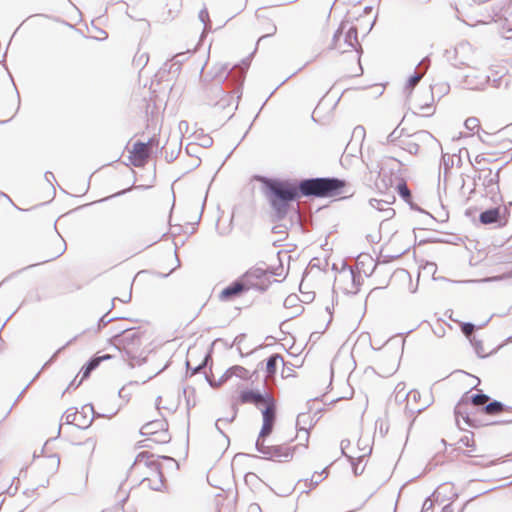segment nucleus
I'll list each match as a JSON object with an SVG mask.
<instances>
[{"instance_id":"nucleus-1","label":"nucleus","mask_w":512,"mask_h":512,"mask_svg":"<svg viewBox=\"0 0 512 512\" xmlns=\"http://www.w3.org/2000/svg\"><path fill=\"white\" fill-rule=\"evenodd\" d=\"M259 180L271 207L272 221H282L294 209L293 203L301 199L297 179L259 176Z\"/></svg>"},{"instance_id":"nucleus-2","label":"nucleus","mask_w":512,"mask_h":512,"mask_svg":"<svg viewBox=\"0 0 512 512\" xmlns=\"http://www.w3.org/2000/svg\"><path fill=\"white\" fill-rule=\"evenodd\" d=\"M250 66V57L242 59L239 63L229 68V64H222L215 74V79L202 88L203 101L211 106L225 109L230 106L233 96L224 90L222 82L230 75L236 76L237 81L243 84L245 74Z\"/></svg>"},{"instance_id":"nucleus-3","label":"nucleus","mask_w":512,"mask_h":512,"mask_svg":"<svg viewBox=\"0 0 512 512\" xmlns=\"http://www.w3.org/2000/svg\"><path fill=\"white\" fill-rule=\"evenodd\" d=\"M512 407L504 404L498 400H491L487 404L474 409L470 404H467L466 401L462 398L457 402L454 408V415L457 424L459 423V418L461 417L465 424L472 428H479L489 425H500L511 423L512 419L507 420H488L484 416H494L499 415L503 412L511 411Z\"/></svg>"},{"instance_id":"nucleus-4","label":"nucleus","mask_w":512,"mask_h":512,"mask_svg":"<svg viewBox=\"0 0 512 512\" xmlns=\"http://www.w3.org/2000/svg\"><path fill=\"white\" fill-rule=\"evenodd\" d=\"M300 197L329 198L342 193L345 181L336 177H312L298 180Z\"/></svg>"},{"instance_id":"nucleus-5","label":"nucleus","mask_w":512,"mask_h":512,"mask_svg":"<svg viewBox=\"0 0 512 512\" xmlns=\"http://www.w3.org/2000/svg\"><path fill=\"white\" fill-rule=\"evenodd\" d=\"M142 335L139 327H129L120 329L108 339L109 345L130 360L128 363L130 368L136 365L133 361L142 345Z\"/></svg>"},{"instance_id":"nucleus-6","label":"nucleus","mask_w":512,"mask_h":512,"mask_svg":"<svg viewBox=\"0 0 512 512\" xmlns=\"http://www.w3.org/2000/svg\"><path fill=\"white\" fill-rule=\"evenodd\" d=\"M346 26L347 21L343 20L334 32L329 49L338 50L340 53H345L354 49L358 53V59H360V55L363 50L358 41V29L356 26H350L345 32L343 43L340 42Z\"/></svg>"},{"instance_id":"nucleus-7","label":"nucleus","mask_w":512,"mask_h":512,"mask_svg":"<svg viewBox=\"0 0 512 512\" xmlns=\"http://www.w3.org/2000/svg\"><path fill=\"white\" fill-rule=\"evenodd\" d=\"M510 210L507 206L497 205L481 211L478 215V223L495 229L504 228L509 221Z\"/></svg>"},{"instance_id":"nucleus-8","label":"nucleus","mask_w":512,"mask_h":512,"mask_svg":"<svg viewBox=\"0 0 512 512\" xmlns=\"http://www.w3.org/2000/svg\"><path fill=\"white\" fill-rule=\"evenodd\" d=\"M476 171L487 172L485 175L477 174L474 176V181L483 180V186L485 187L487 194L490 195V198L493 203L497 204L502 201V195L500 194L499 181H500V171L502 167H499L495 174L492 173L491 168L485 167H474Z\"/></svg>"},{"instance_id":"nucleus-9","label":"nucleus","mask_w":512,"mask_h":512,"mask_svg":"<svg viewBox=\"0 0 512 512\" xmlns=\"http://www.w3.org/2000/svg\"><path fill=\"white\" fill-rule=\"evenodd\" d=\"M251 289V285L245 283L242 277L231 282L228 286L222 289L219 294V300L222 302L232 301L247 293Z\"/></svg>"},{"instance_id":"nucleus-10","label":"nucleus","mask_w":512,"mask_h":512,"mask_svg":"<svg viewBox=\"0 0 512 512\" xmlns=\"http://www.w3.org/2000/svg\"><path fill=\"white\" fill-rule=\"evenodd\" d=\"M266 395H271L265 389H243L239 392L236 399L237 404H253L255 407L260 408L262 402L266 399Z\"/></svg>"},{"instance_id":"nucleus-11","label":"nucleus","mask_w":512,"mask_h":512,"mask_svg":"<svg viewBox=\"0 0 512 512\" xmlns=\"http://www.w3.org/2000/svg\"><path fill=\"white\" fill-rule=\"evenodd\" d=\"M297 446L288 447L285 444L272 445L269 448L268 454L262 458L270 461L288 462L293 458Z\"/></svg>"},{"instance_id":"nucleus-12","label":"nucleus","mask_w":512,"mask_h":512,"mask_svg":"<svg viewBox=\"0 0 512 512\" xmlns=\"http://www.w3.org/2000/svg\"><path fill=\"white\" fill-rule=\"evenodd\" d=\"M491 10L495 17L512 26V0H494Z\"/></svg>"},{"instance_id":"nucleus-13","label":"nucleus","mask_w":512,"mask_h":512,"mask_svg":"<svg viewBox=\"0 0 512 512\" xmlns=\"http://www.w3.org/2000/svg\"><path fill=\"white\" fill-rule=\"evenodd\" d=\"M312 419L308 412L299 413L296 419L297 437L304 440L303 446L307 448L309 441V430L312 428Z\"/></svg>"},{"instance_id":"nucleus-14","label":"nucleus","mask_w":512,"mask_h":512,"mask_svg":"<svg viewBox=\"0 0 512 512\" xmlns=\"http://www.w3.org/2000/svg\"><path fill=\"white\" fill-rule=\"evenodd\" d=\"M104 415L96 413L92 404H85L82 406L81 411H78L76 427L80 429L89 428L96 417H103Z\"/></svg>"},{"instance_id":"nucleus-15","label":"nucleus","mask_w":512,"mask_h":512,"mask_svg":"<svg viewBox=\"0 0 512 512\" xmlns=\"http://www.w3.org/2000/svg\"><path fill=\"white\" fill-rule=\"evenodd\" d=\"M404 398H407L405 409L409 413H420L427 409L431 404L429 400H426L423 402V405H419V402L421 401V394L415 389L405 393Z\"/></svg>"},{"instance_id":"nucleus-16","label":"nucleus","mask_w":512,"mask_h":512,"mask_svg":"<svg viewBox=\"0 0 512 512\" xmlns=\"http://www.w3.org/2000/svg\"><path fill=\"white\" fill-rule=\"evenodd\" d=\"M259 409L262 414V423L275 424L277 415V402L272 395H266V399L262 402V406H260Z\"/></svg>"},{"instance_id":"nucleus-17","label":"nucleus","mask_w":512,"mask_h":512,"mask_svg":"<svg viewBox=\"0 0 512 512\" xmlns=\"http://www.w3.org/2000/svg\"><path fill=\"white\" fill-rule=\"evenodd\" d=\"M490 82V76L473 71L464 76L463 83L470 90H483L486 84Z\"/></svg>"},{"instance_id":"nucleus-18","label":"nucleus","mask_w":512,"mask_h":512,"mask_svg":"<svg viewBox=\"0 0 512 512\" xmlns=\"http://www.w3.org/2000/svg\"><path fill=\"white\" fill-rule=\"evenodd\" d=\"M145 465L151 469L154 473L157 474L158 480L157 481H151L149 478H144L142 480V483H148V486L153 491H162L164 488V475L162 472L161 464L157 461H147L145 462Z\"/></svg>"},{"instance_id":"nucleus-19","label":"nucleus","mask_w":512,"mask_h":512,"mask_svg":"<svg viewBox=\"0 0 512 512\" xmlns=\"http://www.w3.org/2000/svg\"><path fill=\"white\" fill-rule=\"evenodd\" d=\"M273 273L268 268L262 267H252L247 270L241 277L245 281V283L250 284L251 286L255 281H268L269 275Z\"/></svg>"},{"instance_id":"nucleus-20","label":"nucleus","mask_w":512,"mask_h":512,"mask_svg":"<svg viewBox=\"0 0 512 512\" xmlns=\"http://www.w3.org/2000/svg\"><path fill=\"white\" fill-rule=\"evenodd\" d=\"M113 356L110 354L94 355L92 356L81 368L80 374L82 379H88L91 373L98 368V366L106 360L112 359Z\"/></svg>"},{"instance_id":"nucleus-21","label":"nucleus","mask_w":512,"mask_h":512,"mask_svg":"<svg viewBox=\"0 0 512 512\" xmlns=\"http://www.w3.org/2000/svg\"><path fill=\"white\" fill-rule=\"evenodd\" d=\"M473 389L474 388L465 392L461 398L464 399L467 404H470L474 409L485 405L486 401L490 402L492 400L490 396L485 394L482 390H477L476 393L471 394Z\"/></svg>"},{"instance_id":"nucleus-22","label":"nucleus","mask_w":512,"mask_h":512,"mask_svg":"<svg viewBox=\"0 0 512 512\" xmlns=\"http://www.w3.org/2000/svg\"><path fill=\"white\" fill-rule=\"evenodd\" d=\"M263 362V370L265 371L267 377L275 376L277 373V366L278 363L281 362L283 364V367H286V362L284 361V358L279 353H274L270 355L265 361Z\"/></svg>"},{"instance_id":"nucleus-23","label":"nucleus","mask_w":512,"mask_h":512,"mask_svg":"<svg viewBox=\"0 0 512 512\" xmlns=\"http://www.w3.org/2000/svg\"><path fill=\"white\" fill-rule=\"evenodd\" d=\"M164 429H168V422L165 419H157L144 424L140 429V434L143 436H152Z\"/></svg>"},{"instance_id":"nucleus-24","label":"nucleus","mask_w":512,"mask_h":512,"mask_svg":"<svg viewBox=\"0 0 512 512\" xmlns=\"http://www.w3.org/2000/svg\"><path fill=\"white\" fill-rule=\"evenodd\" d=\"M328 475L327 468H324L320 473L315 472L314 475L310 479L305 480V486L308 487V490H304L303 492L308 493L311 489L317 487V485Z\"/></svg>"},{"instance_id":"nucleus-25","label":"nucleus","mask_w":512,"mask_h":512,"mask_svg":"<svg viewBox=\"0 0 512 512\" xmlns=\"http://www.w3.org/2000/svg\"><path fill=\"white\" fill-rule=\"evenodd\" d=\"M369 204L371 205V207H373L379 211H384L386 218H390L395 214L394 209L389 208V207L384 208V205L390 204V202L387 200H379V199L372 198L369 200Z\"/></svg>"},{"instance_id":"nucleus-26","label":"nucleus","mask_w":512,"mask_h":512,"mask_svg":"<svg viewBox=\"0 0 512 512\" xmlns=\"http://www.w3.org/2000/svg\"><path fill=\"white\" fill-rule=\"evenodd\" d=\"M397 193L406 202L412 201V193L404 180H400L396 186Z\"/></svg>"},{"instance_id":"nucleus-27","label":"nucleus","mask_w":512,"mask_h":512,"mask_svg":"<svg viewBox=\"0 0 512 512\" xmlns=\"http://www.w3.org/2000/svg\"><path fill=\"white\" fill-rule=\"evenodd\" d=\"M130 154L142 155L149 158V148L147 147V143L143 141H136L133 144V148Z\"/></svg>"},{"instance_id":"nucleus-28","label":"nucleus","mask_w":512,"mask_h":512,"mask_svg":"<svg viewBox=\"0 0 512 512\" xmlns=\"http://www.w3.org/2000/svg\"><path fill=\"white\" fill-rule=\"evenodd\" d=\"M150 440L154 443L165 444L171 441V436L168 433V429H164L152 435Z\"/></svg>"},{"instance_id":"nucleus-29","label":"nucleus","mask_w":512,"mask_h":512,"mask_svg":"<svg viewBox=\"0 0 512 512\" xmlns=\"http://www.w3.org/2000/svg\"><path fill=\"white\" fill-rule=\"evenodd\" d=\"M214 344H215V341L212 342L201 362L202 366H204L206 369L208 368L209 371L211 372L212 371V366H213V351H214Z\"/></svg>"},{"instance_id":"nucleus-30","label":"nucleus","mask_w":512,"mask_h":512,"mask_svg":"<svg viewBox=\"0 0 512 512\" xmlns=\"http://www.w3.org/2000/svg\"><path fill=\"white\" fill-rule=\"evenodd\" d=\"M229 373L232 374V377L236 376L240 379L248 380L249 371L243 366H240V365L231 366L229 368Z\"/></svg>"},{"instance_id":"nucleus-31","label":"nucleus","mask_w":512,"mask_h":512,"mask_svg":"<svg viewBox=\"0 0 512 512\" xmlns=\"http://www.w3.org/2000/svg\"><path fill=\"white\" fill-rule=\"evenodd\" d=\"M470 343L479 358H486L488 354L484 352L483 343L481 340L477 339L475 336L470 338Z\"/></svg>"},{"instance_id":"nucleus-32","label":"nucleus","mask_w":512,"mask_h":512,"mask_svg":"<svg viewBox=\"0 0 512 512\" xmlns=\"http://www.w3.org/2000/svg\"><path fill=\"white\" fill-rule=\"evenodd\" d=\"M365 135H366L365 128L361 125H358L353 129L351 141H356V142L360 143V145H361L365 139Z\"/></svg>"},{"instance_id":"nucleus-33","label":"nucleus","mask_w":512,"mask_h":512,"mask_svg":"<svg viewBox=\"0 0 512 512\" xmlns=\"http://www.w3.org/2000/svg\"><path fill=\"white\" fill-rule=\"evenodd\" d=\"M350 273H351L352 285L355 288V290L353 291V294H357L360 290V286L363 283V278L359 271L350 269Z\"/></svg>"},{"instance_id":"nucleus-34","label":"nucleus","mask_w":512,"mask_h":512,"mask_svg":"<svg viewBox=\"0 0 512 512\" xmlns=\"http://www.w3.org/2000/svg\"><path fill=\"white\" fill-rule=\"evenodd\" d=\"M108 313H109V311L107 313H105L103 316H101L100 319L98 320L97 327L95 329V333H99L110 322L117 320V319H122V317H110L109 318Z\"/></svg>"},{"instance_id":"nucleus-35","label":"nucleus","mask_w":512,"mask_h":512,"mask_svg":"<svg viewBox=\"0 0 512 512\" xmlns=\"http://www.w3.org/2000/svg\"><path fill=\"white\" fill-rule=\"evenodd\" d=\"M422 75L419 73H414L411 75L405 84V91H407L409 94L412 92L413 88L418 84V82L421 80Z\"/></svg>"},{"instance_id":"nucleus-36","label":"nucleus","mask_w":512,"mask_h":512,"mask_svg":"<svg viewBox=\"0 0 512 512\" xmlns=\"http://www.w3.org/2000/svg\"><path fill=\"white\" fill-rule=\"evenodd\" d=\"M364 456H359L358 458L352 457V459H348L351 463L352 470L355 476L361 475L364 471V466L360 467V463L363 461Z\"/></svg>"},{"instance_id":"nucleus-37","label":"nucleus","mask_w":512,"mask_h":512,"mask_svg":"<svg viewBox=\"0 0 512 512\" xmlns=\"http://www.w3.org/2000/svg\"><path fill=\"white\" fill-rule=\"evenodd\" d=\"M464 126L469 131L477 130L478 133L482 130L480 127V121L476 117H469L465 120Z\"/></svg>"},{"instance_id":"nucleus-38","label":"nucleus","mask_w":512,"mask_h":512,"mask_svg":"<svg viewBox=\"0 0 512 512\" xmlns=\"http://www.w3.org/2000/svg\"><path fill=\"white\" fill-rule=\"evenodd\" d=\"M186 377H192L193 375L197 374V373H203L206 372V368L204 366H202V364H198L197 366L195 367H190V362L189 360H186Z\"/></svg>"},{"instance_id":"nucleus-39","label":"nucleus","mask_w":512,"mask_h":512,"mask_svg":"<svg viewBox=\"0 0 512 512\" xmlns=\"http://www.w3.org/2000/svg\"><path fill=\"white\" fill-rule=\"evenodd\" d=\"M129 160L133 166L142 168L148 162V157L142 156V155L130 154Z\"/></svg>"},{"instance_id":"nucleus-40","label":"nucleus","mask_w":512,"mask_h":512,"mask_svg":"<svg viewBox=\"0 0 512 512\" xmlns=\"http://www.w3.org/2000/svg\"><path fill=\"white\" fill-rule=\"evenodd\" d=\"M232 377V374L229 373V368L224 372V374L218 379V380H215V382L211 383L209 381V379H207V383L209 384L210 387L212 388H218L220 387L221 385H223L224 383H226L230 378Z\"/></svg>"},{"instance_id":"nucleus-41","label":"nucleus","mask_w":512,"mask_h":512,"mask_svg":"<svg viewBox=\"0 0 512 512\" xmlns=\"http://www.w3.org/2000/svg\"><path fill=\"white\" fill-rule=\"evenodd\" d=\"M460 328L461 332L470 340L474 336L473 332L476 329V325L472 322H463Z\"/></svg>"},{"instance_id":"nucleus-42","label":"nucleus","mask_w":512,"mask_h":512,"mask_svg":"<svg viewBox=\"0 0 512 512\" xmlns=\"http://www.w3.org/2000/svg\"><path fill=\"white\" fill-rule=\"evenodd\" d=\"M404 128L399 129V125L387 136L386 143L394 144L404 133Z\"/></svg>"},{"instance_id":"nucleus-43","label":"nucleus","mask_w":512,"mask_h":512,"mask_svg":"<svg viewBox=\"0 0 512 512\" xmlns=\"http://www.w3.org/2000/svg\"><path fill=\"white\" fill-rule=\"evenodd\" d=\"M270 446L265 445V438H259L257 437V440L255 442V449L261 453L263 456L268 454Z\"/></svg>"},{"instance_id":"nucleus-44","label":"nucleus","mask_w":512,"mask_h":512,"mask_svg":"<svg viewBox=\"0 0 512 512\" xmlns=\"http://www.w3.org/2000/svg\"><path fill=\"white\" fill-rule=\"evenodd\" d=\"M71 409H68L62 416L65 419L66 424H72L76 426L78 411L70 412Z\"/></svg>"},{"instance_id":"nucleus-45","label":"nucleus","mask_w":512,"mask_h":512,"mask_svg":"<svg viewBox=\"0 0 512 512\" xmlns=\"http://www.w3.org/2000/svg\"><path fill=\"white\" fill-rule=\"evenodd\" d=\"M149 60V56L147 53H142L140 55H136L133 59V63L136 67H144Z\"/></svg>"},{"instance_id":"nucleus-46","label":"nucleus","mask_w":512,"mask_h":512,"mask_svg":"<svg viewBox=\"0 0 512 512\" xmlns=\"http://www.w3.org/2000/svg\"><path fill=\"white\" fill-rule=\"evenodd\" d=\"M442 165L444 170V179L446 180L448 172L453 167V160L449 156L446 157V155L444 154L442 156Z\"/></svg>"},{"instance_id":"nucleus-47","label":"nucleus","mask_w":512,"mask_h":512,"mask_svg":"<svg viewBox=\"0 0 512 512\" xmlns=\"http://www.w3.org/2000/svg\"><path fill=\"white\" fill-rule=\"evenodd\" d=\"M273 428H274V424H271V423H262V427H261V430L259 432V438H266L267 436H269L272 431H273Z\"/></svg>"},{"instance_id":"nucleus-48","label":"nucleus","mask_w":512,"mask_h":512,"mask_svg":"<svg viewBox=\"0 0 512 512\" xmlns=\"http://www.w3.org/2000/svg\"><path fill=\"white\" fill-rule=\"evenodd\" d=\"M199 20L204 24V28H207L208 25H211L210 19H209V13L206 7L202 8L199 11L198 14Z\"/></svg>"},{"instance_id":"nucleus-49","label":"nucleus","mask_w":512,"mask_h":512,"mask_svg":"<svg viewBox=\"0 0 512 512\" xmlns=\"http://www.w3.org/2000/svg\"><path fill=\"white\" fill-rule=\"evenodd\" d=\"M179 152H180V147L178 149H171L170 151H169L168 148H165V159H166V161L168 163H171L174 160H176L178 155H179Z\"/></svg>"},{"instance_id":"nucleus-50","label":"nucleus","mask_w":512,"mask_h":512,"mask_svg":"<svg viewBox=\"0 0 512 512\" xmlns=\"http://www.w3.org/2000/svg\"><path fill=\"white\" fill-rule=\"evenodd\" d=\"M482 134L478 133V137L480 139V141L484 144H487V145H494V141H493V135L484 131L483 129L481 130Z\"/></svg>"},{"instance_id":"nucleus-51","label":"nucleus","mask_w":512,"mask_h":512,"mask_svg":"<svg viewBox=\"0 0 512 512\" xmlns=\"http://www.w3.org/2000/svg\"><path fill=\"white\" fill-rule=\"evenodd\" d=\"M404 149L408 151L410 154H417L419 151V145L413 141H407L404 143Z\"/></svg>"},{"instance_id":"nucleus-52","label":"nucleus","mask_w":512,"mask_h":512,"mask_svg":"<svg viewBox=\"0 0 512 512\" xmlns=\"http://www.w3.org/2000/svg\"><path fill=\"white\" fill-rule=\"evenodd\" d=\"M474 434L464 435L459 439V443L466 447H474Z\"/></svg>"},{"instance_id":"nucleus-53","label":"nucleus","mask_w":512,"mask_h":512,"mask_svg":"<svg viewBox=\"0 0 512 512\" xmlns=\"http://www.w3.org/2000/svg\"><path fill=\"white\" fill-rule=\"evenodd\" d=\"M85 332H86V331H83V332L81 333V335H82V334H84ZM79 336H80V334H79V335L74 336V337H73L72 339H70V340H69V341H68L64 346H62L61 348H59V349L56 351V353L51 357V359H50L48 362H46V363L44 364L43 368H45V367H46V366H47L51 361H53V360L55 359V357L57 356V354H58L60 351H62L64 348H66L67 346H69L70 344H72L75 340H77Z\"/></svg>"},{"instance_id":"nucleus-54","label":"nucleus","mask_w":512,"mask_h":512,"mask_svg":"<svg viewBox=\"0 0 512 512\" xmlns=\"http://www.w3.org/2000/svg\"><path fill=\"white\" fill-rule=\"evenodd\" d=\"M402 385V383H399L396 387V392H395V401L398 402V403H402L403 401H406L407 402V398H404V394L406 392H404V387H402L400 389V386Z\"/></svg>"},{"instance_id":"nucleus-55","label":"nucleus","mask_w":512,"mask_h":512,"mask_svg":"<svg viewBox=\"0 0 512 512\" xmlns=\"http://www.w3.org/2000/svg\"><path fill=\"white\" fill-rule=\"evenodd\" d=\"M269 283H270L269 280L268 281H265V280L259 281V282L253 283L251 289H255L261 293H264L268 289Z\"/></svg>"},{"instance_id":"nucleus-56","label":"nucleus","mask_w":512,"mask_h":512,"mask_svg":"<svg viewBox=\"0 0 512 512\" xmlns=\"http://www.w3.org/2000/svg\"><path fill=\"white\" fill-rule=\"evenodd\" d=\"M414 136L416 137L417 140H426V139L436 140L433 137V135L426 130L418 131L414 134Z\"/></svg>"},{"instance_id":"nucleus-57","label":"nucleus","mask_w":512,"mask_h":512,"mask_svg":"<svg viewBox=\"0 0 512 512\" xmlns=\"http://www.w3.org/2000/svg\"><path fill=\"white\" fill-rule=\"evenodd\" d=\"M265 30L267 31V33L265 35L261 36L259 38L258 42H260L264 38L273 36L276 33V31H277V27H276L275 24L269 23L268 27L265 28Z\"/></svg>"},{"instance_id":"nucleus-58","label":"nucleus","mask_w":512,"mask_h":512,"mask_svg":"<svg viewBox=\"0 0 512 512\" xmlns=\"http://www.w3.org/2000/svg\"><path fill=\"white\" fill-rule=\"evenodd\" d=\"M350 444L351 443L349 439H343L340 443L341 454L347 459H352V456L346 453V449L350 446Z\"/></svg>"},{"instance_id":"nucleus-59","label":"nucleus","mask_w":512,"mask_h":512,"mask_svg":"<svg viewBox=\"0 0 512 512\" xmlns=\"http://www.w3.org/2000/svg\"><path fill=\"white\" fill-rule=\"evenodd\" d=\"M407 204L410 206V208H411L412 210H415V211H419V212L425 213V214L429 217V219H430L431 221H436V219L433 217V215H432V214H430V213H428V212L424 211L420 206H418L416 203H414V202H413V200H412V201H409V203H407Z\"/></svg>"},{"instance_id":"nucleus-60","label":"nucleus","mask_w":512,"mask_h":512,"mask_svg":"<svg viewBox=\"0 0 512 512\" xmlns=\"http://www.w3.org/2000/svg\"><path fill=\"white\" fill-rule=\"evenodd\" d=\"M263 370V362L257 364V368L251 373H248V379L252 380V383L259 378V371Z\"/></svg>"},{"instance_id":"nucleus-61","label":"nucleus","mask_w":512,"mask_h":512,"mask_svg":"<svg viewBox=\"0 0 512 512\" xmlns=\"http://www.w3.org/2000/svg\"><path fill=\"white\" fill-rule=\"evenodd\" d=\"M478 212L477 207H470L465 210V216L471 219L474 223H476V214Z\"/></svg>"},{"instance_id":"nucleus-62","label":"nucleus","mask_w":512,"mask_h":512,"mask_svg":"<svg viewBox=\"0 0 512 512\" xmlns=\"http://www.w3.org/2000/svg\"><path fill=\"white\" fill-rule=\"evenodd\" d=\"M77 377H78V375L69 383V385L66 388L65 392L69 391L70 389L78 388L81 385V383L85 380V379H82V377L80 378V380H77Z\"/></svg>"},{"instance_id":"nucleus-63","label":"nucleus","mask_w":512,"mask_h":512,"mask_svg":"<svg viewBox=\"0 0 512 512\" xmlns=\"http://www.w3.org/2000/svg\"><path fill=\"white\" fill-rule=\"evenodd\" d=\"M298 300V297L296 295H289L285 300H284V306L287 308V307H292L295 305L296 301Z\"/></svg>"},{"instance_id":"nucleus-64","label":"nucleus","mask_w":512,"mask_h":512,"mask_svg":"<svg viewBox=\"0 0 512 512\" xmlns=\"http://www.w3.org/2000/svg\"><path fill=\"white\" fill-rule=\"evenodd\" d=\"M433 332L434 334L441 338L445 335V328L443 327L442 324H438L434 329H433Z\"/></svg>"}]
</instances>
